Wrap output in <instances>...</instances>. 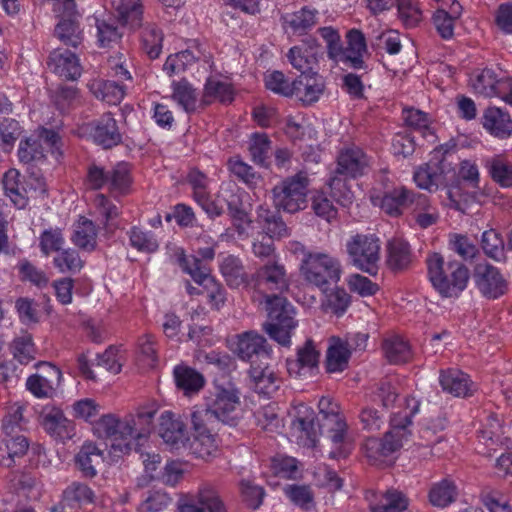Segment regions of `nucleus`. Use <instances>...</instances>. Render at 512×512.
<instances>
[{
  "label": "nucleus",
  "instance_id": "nucleus-16",
  "mask_svg": "<svg viewBox=\"0 0 512 512\" xmlns=\"http://www.w3.org/2000/svg\"><path fill=\"white\" fill-rule=\"evenodd\" d=\"M369 169V159L361 148L353 146L343 149L337 158L336 174L357 178Z\"/></svg>",
  "mask_w": 512,
  "mask_h": 512
},
{
  "label": "nucleus",
  "instance_id": "nucleus-42",
  "mask_svg": "<svg viewBox=\"0 0 512 512\" xmlns=\"http://www.w3.org/2000/svg\"><path fill=\"white\" fill-rule=\"evenodd\" d=\"M140 34L142 50L150 59L159 57L162 51L163 33L152 23L142 24Z\"/></svg>",
  "mask_w": 512,
  "mask_h": 512
},
{
  "label": "nucleus",
  "instance_id": "nucleus-53",
  "mask_svg": "<svg viewBox=\"0 0 512 512\" xmlns=\"http://www.w3.org/2000/svg\"><path fill=\"white\" fill-rule=\"evenodd\" d=\"M350 349L344 343L332 345L326 356V370L329 373L341 372L348 366Z\"/></svg>",
  "mask_w": 512,
  "mask_h": 512
},
{
  "label": "nucleus",
  "instance_id": "nucleus-24",
  "mask_svg": "<svg viewBox=\"0 0 512 512\" xmlns=\"http://www.w3.org/2000/svg\"><path fill=\"white\" fill-rule=\"evenodd\" d=\"M43 374H35L27 379V389L36 397H48L53 393L54 385L61 378L60 370L50 364H43Z\"/></svg>",
  "mask_w": 512,
  "mask_h": 512
},
{
  "label": "nucleus",
  "instance_id": "nucleus-31",
  "mask_svg": "<svg viewBox=\"0 0 512 512\" xmlns=\"http://www.w3.org/2000/svg\"><path fill=\"white\" fill-rule=\"evenodd\" d=\"M5 194L18 208H24L28 202V190L16 169H9L2 179Z\"/></svg>",
  "mask_w": 512,
  "mask_h": 512
},
{
  "label": "nucleus",
  "instance_id": "nucleus-6",
  "mask_svg": "<svg viewBox=\"0 0 512 512\" xmlns=\"http://www.w3.org/2000/svg\"><path fill=\"white\" fill-rule=\"evenodd\" d=\"M348 260L358 270L375 276L381 259L380 240L374 234H356L346 244Z\"/></svg>",
  "mask_w": 512,
  "mask_h": 512
},
{
  "label": "nucleus",
  "instance_id": "nucleus-20",
  "mask_svg": "<svg viewBox=\"0 0 512 512\" xmlns=\"http://www.w3.org/2000/svg\"><path fill=\"white\" fill-rule=\"evenodd\" d=\"M421 195L404 186L393 188L383 195L381 209L390 216H400L405 210H412Z\"/></svg>",
  "mask_w": 512,
  "mask_h": 512
},
{
  "label": "nucleus",
  "instance_id": "nucleus-44",
  "mask_svg": "<svg viewBox=\"0 0 512 512\" xmlns=\"http://www.w3.org/2000/svg\"><path fill=\"white\" fill-rule=\"evenodd\" d=\"M175 382L186 395L198 392L204 385V377L194 369L177 366L174 369Z\"/></svg>",
  "mask_w": 512,
  "mask_h": 512
},
{
  "label": "nucleus",
  "instance_id": "nucleus-55",
  "mask_svg": "<svg viewBox=\"0 0 512 512\" xmlns=\"http://www.w3.org/2000/svg\"><path fill=\"white\" fill-rule=\"evenodd\" d=\"M456 496V487L454 483L448 479L432 486L429 499L434 506L445 507L454 501Z\"/></svg>",
  "mask_w": 512,
  "mask_h": 512
},
{
  "label": "nucleus",
  "instance_id": "nucleus-18",
  "mask_svg": "<svg viewBox=\"0 0 512 512\" xmlns=\"http://www.w3.org/2000/svg\"><path fill=\"white\" fill-rule=\"evenodd\" d=\"M256 285L260 290L282 294L288 290L289 281L285 267L278 262L267 263L256 274Z\"/></svg>",
  "mask_w": 512,
  "mask_h": 512
},
{
  "label": "nucleus",
  "instance_id": "nucleus-46",
  "mask_svg": "<svg viewBox=\"0 0 512 512\" xmlns=\"http://www.w3.org/2000/svg\"><path fill=\"white\" fill-rule=\"evenodd\" d=\"M218 100L222 103H229L233 100V89L230 84L209 78L204 86L202 95V103L208 105L213 101Z\"/></svg>",
  "mask_w": 512,
  "mask_h": 512
},
{
  "label": "nucleus",
  "instance_id": "nucleus-48",
  "mask_svg": "<svg viewBox=\"0 0 512 512\" xmlns=\"http://www.w3.org/2000/svg\"><path fill=\"white\" fill-rule=\"evenodd\" d=\"M440 168L438 163L430 161L427 164L420 166L414 172V181L419 188L426 190L437 189L438 186L443 182L442 171L439 172Z\"/></svg>",
  "mask_w": 512,
  "mask_h": 512
},
{
  "label": "nucleus",
  "instance_id": "nucleus-14",
  "mask_svg": "<svg viewBox=\"0 0 512 512\" xmlns=\"http://www.w3.org/2000/svg\"><path fill=\"white\" fill-rule=\"evenodd\" d=\"M474 278L478 289L487 298L496 299L507 290L506 280L499 270L489 263L477 264Z\"/></svg>",
  "mask_w": 512,
  "mask_h": 512
},
{
  "label": "nucleus",
  "instance_id": "nucleus-34",
  "mask_svg": "<svg viewBox=\"0 0 512 512\" xmlns=\"http://www.w3.org/2000/svg\"><path fill=\"white\" fill-rule=\"evenodd\" d=\"M412 262V253L409 244L402 239H392L387 244L388 267L393 271L407 269Z\"/></svg>",
  "mask_w": 512,
  "mask_h": 512
},
{
  "label": "nucleus",
  "instance_id": "nucleus-10",
  "mask_svg": "<svg viewBox=\"0 0 512 512\" xmlns=\"http://www.w3.org/2000/svg\"><path fill=\"white\" fill-rule=\"evenodd\" d=\"M125 428V417L120 419L114 414H104L93 424L94 434L111 441L109 454L113 458L130 453L134 445L131 431Z\"/></svg>",
  "mask_w": 512,
  "mask_h": 512
},
{
  "label": "nucleus",
  "instance_id": "nucleus-21",
  "mask_svg": "<svg viewBox=\"0 0 512 512\" xmlns=\"http://www.w3.org/2000/svg\"><path fill=\"white\" fill-rule=\"evenodd\" d=\"M481 124L495 138L504 140L512 136V119L507 111L499 107H487L483 111Z\"/></svg>",
  "mask_w": 512,
  "mask_h": 512
},
{
  "label": "nucleus",
  "instance_id": "nucleus-50",
  "mask_svg": "<svg viewBox=\"0 0 512 512\" xmlns=\"http://www.w3.org/2000/svg\"><path fill=\"white\" fill-rule=\"evenodd\" d=\"M55 35L67 46L77 47L82 42V32L74 18L62 19L55 27Z\"/></svg>",
  "mask_w": 512,
  "mask_h": 512
},
{
  "label": "nucleus",
  "instance_id": "nucleus-26",
  "mask_svg": "<svg viewBox=\"0 0 512 512\" xmlns=\"http://www.w3.org/2000/svg\"><path fill=\"white\" fill-rule=\"evenodd\" d=\"M442 389L456 397H466L472 392L469 376L456 368L442 370L439 376Z\"/></svg>",
  "mask_w": 512,
  "mask_h": 512
},
{
  "label": "nucleus",
  "instance_id": "nucleus-64",
  "mask_svg": "<svg viewBox=\"0 0 512 512\" xmlns=\"http://www.w3.org/2000/svg\"><path fill=\"white\" fill-rule=\"evenodd\" d=\"M19 273L23 281H29L38 288H43L48 285L49 278L46 276L45 272L34 266L28 260H22L19 263Z\"/></svg>",
  "mask_w": 512,
  "mask_h": 512
},
{
  "label": "nucleus",
  "instance_id": "nucleus-3",
  "mask_svg": "<svg viewBox=\"0 0 512 512\" xmlns=\"http://www.w3.org/2000/svg\"><path fill=\"white\" fill-rule=\"evenodd\" d=\"M406 407L403 412L395 414L391 419L392 429L382 439L370 437L363 446L365 455L372 461H378L400 449L403 441L408 438L407 430L411 425V417L419 410V402L415 398L405 400Z\"/></svg>",
  "mask_w": 512,
  "mask_h": 512
},
{
  "label": "nucleus",
  "instance_id": "nucleus-11",
  "mask_svg": "<svg viewBox=\"0 0 512 512\" xmlns=\"http://www.w3.org/2000/svg\"><path fill=\"white\" fill-rule=\"evenodd\" d=\"M346 47H340L339 53L334 52V61L352 69L367 68L363 59L367 53V45L364 34L357 29H351L346 34Z\"/></svg>",
  "mask_w": 512,
  "mask_h": 512
},
{
  "label": "nucleus",
  "instance_id": "nucleus-8",
  "mask_svg": "<svg viewBox=\"0 0 512 512\" xmlns=\"http://www.w3.org/2000/svg\"><path fill=\"white\" fill-rule=\"evenodd\" d=\"M300 272L308 283L326 291L329 284L339 281L341 265L337 258L327 253L315 252L302 258Z\"/></svg>",
  "mask_w": 512,
  "mask_h": 512
},
{
  "label": "nucleus",
  "instance_id": "nucleus-5",
  "mask_svg": "<svg viewBox=\"0 0 512 512\" xmlns=\"http://www.w3.org/2000/svg\"><path fill=\"white\" fill-rule=\"evenodd\" d=\"M265 310L268 321L263 324V329L282 346L291 343V332L296 328L295 309L293 305L278 294L265 296Z\"/></svg>",
  "mask_w": 512,
  "mask_h": 512
},
{
  "label": "nucleus",
  "instance_id": "nucleus-57",
  "mask_svg": "<svg viewBox=\"0 0 512 512\" xmlns=\"http://www.w3.org/2000/svg\"><path fill=\"white\" fill-rule=\"evenodd\" d=\"M109 186L112 193L123 195L127 192L130 183V171L126 163H118L109 171Z\"/></svg>",
  "mask_w": 512,
  "mask_h": 512
},
{
  "label": "nucleus",
  "instance_id": "nucleus-51",
  "mask_svg": "<svg viewBox=\"0 0 512 512\" xmlns=\"http://www.w3.org/2000/svg\"><path fill=\"white\" fill-rule=\"evenodd\" d=\"M318 12L314 9L302 8L285 17V22L295 33H304L317 23Z\"/></svg>",
  "mask_w": 512,
  "mask_h": 512
},
{
  "label": "nucleus",
  "instance_id": "nucleus-39",
  "mask_svg": "<svg viewBox=\"0 0 512 512\" xmlns=\"http://www.w3.org/2000/svg\"><path fill=\"white\" fill-rule=\"evenodd\" d=\"M498 73L492 68L475 70L470 76L472 90L481 96L492 98L495 96V85Z\"/></svg>",
  "mask_w": 512,
  "mask_h": 512
},
{
  "label": "nucleus",
  "instance_id": "nucleus-22",
  "mask_svg": "<svg viewBox=\"0 0 512 512\" xmlns=\"http://www.w3.org/2000/svg\"><path fill=\"white\" fill-rule=\"evenodd\" d=\"M159 434L172 449L180 450L185 446L187 439L185 424L179 418H175L171 412L166 411L161 414Z\"/></svg>",
  "mask_w": 512,
  "mask_h": 512
},
{
  "label": "nucleus",
  "instance_id": "nucleus-35",
  "mask_svg": "<svg viewBox=\"0 0 512 512\" xmlns=\"http://www.w3.org/2000/svg\"><path fill=\"white\" fill-rule=\"evenodd\" d=\"M320 353L315 348L312 340H307L305 344L298 349L297 359L287 362V369L290 375H301L305 369H313L318 366Z\"/></svg>",
  "mask_w": 512,
  "mask_h": 512
},
{
  "label": "nucleus",
  "instance_id": "nucleus-4",
  "mask_svg": "<svg viewBox=\"0 0 512 512\" xmlns=\"http://www.w3.org/2000/svg\"><path fill=\"white\" fill-rule=\"evenodd\" d=\"M428 276L433 287L444 297H457L467 286L469 270L457 260L445 261L434 253L427 260Z\"/></svg>",
  "mask_w": 512,
  "mask_h": 512
},
{
  "label": "nucleus",
  "instance_id": "nucleus-60",
  "mask_svg": "<svg viewBox=\"0 0 512 512\" xmlns=\"http://www.w3.org/2000/svg\"><path fill=\"white\" fill-rule=\"evenodd\" d=\"M271 150V141L265 134L254 133L250 139L249 151L252 160L259 165H266Z\"/></svg>",
  "mask_w": 512,
  "mask_h": 512
},
{
  "label": "nucleus",
  "instance_id": "nucleus-7",
  "mask_svg": "<svg viewBox=\"0 0 512 512\" xmlns=\"http://www.w3.org/2000/svg\"><path fill=\"white\" fill-rule=\"evenodd\" d=\"M173 257L182 270L189 274L197 284L203 287V292L206 293L207 298L214 307L218 309L224 304L226 299L225 289L210 274L205 264L196 257H186L184 250L179 247L174 248Z\"/></svg>",
  "mask_w": 512,
  "mask_h": 512
},
{
  "label": "nucleus",
  "instance_id": "nucleus-43",
  "mask_svg": "<svg viewBox=\"0 0 512 512\" xmlns=\"http://www.w3.org/2000/svg\"><path fill=\"white\" fill-rule=\"evenodd\" d=\"M89 87L96 98L109 104L119 103L125 95L124 86L115 81L97 80L93 81Z\"/></svg>",
  "mask_w": 512,
  "mask_h": 512
},
{
  "label": "nucleus",
  "instance_id": "nucleus-17",
  "mask_svg": "<svg viewBox=\"0 0 512 512\" xmlns=\"http://www.w3.org/2000/svg\"><path fill=\"white\" fill-rule=\"evenodd\" d=\"M324 89V79L318 72L299 75L292 81L290 97H296L304 105H311L320 99Z\"/></svg>",
  "mask_w": 512,
  "mask_h": 512
},
{
  "label": "nucleus",
  "instance_id": "nucleus-40",
  "mask_svg": "<svg viewBox=\"0 0 512 512\" xmlns=\"http://www.w3.org/2000/svg\"><path fill=\"white\" fill-rule=\"evenodd\" d=\"M480 244L487 257L496 262H505L507 260L504 239L497 230L489 229L484 231L481 236Z\"/></svg>",
  "mask_w": 512,
  "mask_h": 512
},
{
  "label": "nucleus",
  "instance_id": "nucleus-12",
  "mask_svg": "<svg viewBox=\"0 0 512 512\" xmlns=\"http://www.w3.org/2000/svg\"><path fill=\"white\" fill-rule=\"evenodd\" d=\"M194 434L192 438H187L185 446L182 449L194 455L196 458L208 460L214 456L218 450V444L215 436L211 433L217 427L212 424H204L198 427L191 419Z\"/></svg>",
  "mask_w": 512,
  "mask_h": 512
},
{
  "label": "nucleus",
  "instance_id": "nucleus-33",
  "mask_svg": "<svg viewBox=\"0 0 512 512\" xmlns=\"http://www.w3.org/2000/svg\"><path fill=\"white\" fill-rule=\"evenodd\" d=\"M117 20L131 30L140 28L143 22V5L141 0H118L116 6Z\"/></svg>",
  "mask_w": 512,
  "mask_h": 512
},
{
  "label": "nucleus",
  "instance_id": "nucleus-29",
  "mask_svg": "<svg viewBox=\"0 0 512 512\" xmlns=\"http://www.w3.org/2000/svg\"><path fill=\"white\" fill-rule=\"evenodd\" d=\"M220 271L226 284L232 289L249 285V275L245 271L242 261L234 255L223 258L220 263Z\"/></svg>",
  "mask_w": 512,
  "mask_h": 512
},
{
  "label": "nucleus",
  "instance_id": "nucleus-59",
  "mask_svg": "<svg viewBox=\"0 0 512 512\" xmlns=\"http://www.w3.org/2000/svg\"><path fill=\"white\" fill-rule=\"evenodd\" d=\"M346 178L335 173L328 183L331 197L344 207L349 206L353 201V193L346 182Z\"/></svg>",
  "mask_w": 512,
  "mask_h": 512
},
{
  "label": "nucleus",
  "instance_id": "nucleus-56",
  "mask_svg": "<svg viewBox=\"0 0 512 512\" xmlns=\"http://www.w3.org/2000/svg\"><path fill=\"white\" fill-rule=\"evenodd\" d=\"M22 134V128L18 121L4 118L0 121V148L10 152L16 140Z\"/></svg>",
  "mask_w": 512,
  "mask_h": 512
},
{
  "label": "nucleus",
  "instance_id": "nucleus-54",
  "mask_svg": "<svg viewBox=\"0 0 512 512\" xmlns=\"http://www.w3.org/2000/svg\"><path fill=\"white\" fill-rule=\"evenodd\" d=\"M489 174L492 180L502 188L512 187V163L500 157L489 162Z\"/></svg>",
  "mask_w": 512,
  "mask_h": 512
},
{
  "label": "nucleus",
  "instance_id": "nucleus-47",
  "mask_svg": "<svg viewBox=\"0 0 512 512\" xmlns=\"http://www.w3.org/2000/svg\"><path fill=\"white\" fill-rule=\"evenodd\" d=\"M415 223L422 229H426L439 219L437 209L430 204L429 198L422 194L416 200V205L411 210Z\"/></svg>",
  "mask_w": 512,
  "mask_h": 512
},
{
  "label": "nucleus",
  "instance_id": "nucleus-30",
  "mask_svg": "<svg viewBox=\"0 0 512 512\" xmlns=\"http://www.w3.org/2000/svg\"><path fill=\"white\" fill-rule=\"evenodd\" d=\"M155 411L139 409L136 413L125 416V428L131 431L134 441L147 438L153 430Z\"/></svg>",
  "mask_w": 512,
  "mask_h": 512
},
{
  "label": "nucleus",
  "instance_id": "nucleus-13",
  "mask_svg": "<svg viewBox=\"0 0 512 512\" xmlns=\"http://www.w3.org/2000/svg\"><path fill=\"white\" fill-rule=\"evenodd\" d=\"M322 48L315 39H309L298 46L292 47L287 58L290 64L300 71V75L316 73L319 58L322 56Z\"/></svg>",
  "mask_w": 512,
  "mask_h": 512
},
{
  "label": "nucleus",
  "instance_id": "nucleus-62",
  "mask_svg": "<svg viewBox=\"0 0 512 512\" xmlns=\"http://www.w3.org/2000/svg\"><path fill=\"white\" fill-rule=\"evenodd\" d=\"M289 499L305 511L314 508V496L309 486L289 485L285 488Z\"/></svg>",
  "mask_w": 512,
  "mask_h": 512
},
{
  "label": "nucleus",
  "instance_id": "nucleus-32",
  "mask_svg": "<svg viewBox=\"0 0 512 512\" xmlns=\"http://www.w3.org/2000/svg\"><path fill=\"white\" fill-rule=\"evenodd\" d=\"M42 425L47 433L62 441L71 439L75 432L74 423L61 411H51L43 416Z\"/></svg>",
  "mask_w": 512,
  "mask_h": 512
},
{
  "label": "nucleus",
  "instance_id": "nucleus-19",
  "mask_svg": "<svg viewBox=\"0 0 512 512\" xmlns=\"http://www.w3.org/2000/svg\"><path fill=\"white\" fill-rule=\"evenodd\" d=\"M47 65L53 73L67 80H76L81 76L79 59L68 49H54L49 55Z\"/></svg>",
  "mask_w": 512,
  "mask_h": 512
},
{
  "label": "nucleus",
  "instance_id": "nucleus-58",
  "mask_svg": "<svg viewBox=\"0 0 512 512\" xmlns=\"http://www.w3.org/2000/svg\"><path fill=\"white\" fill-rule=\"evenodd\" d=\"M18 157L26 164L42 161L45 158L43 146L37 138L28 137L20 142Z\"/></svg>",
  "mask_w": 512,
  "mask_h": 512
},
{
  "label": "nucleus",
  "instance_id": "nucleus-36",
  "mask_svg": "<svg viewBox=\"0 0 512 512\" xmlns=\"http://www.w3.org/2000/svg\"><path fill=\"white\" fill-rule=\"evenodd\" d=\"M3 445L4 447H0V462L2 465L10 467L15 458L26 454L29 442L25 436L13 433L10 435L5 434Z\"/></svg>",
  "mask_w": 512,
  "mask_h": 512
},
{
  "label": "nucleus",
  "instance_id": "nucleus-1",
  "mask_svg": "<svg viewBox=\"0 0 512 512\" xmlns=\"http://www.w3.org/2000/svg\"><path fill=\"white\" fill-rule=\"evenodd\" d=\"M319 413L300 404L296 407L292 427L305 436L314 446L318 435H323L330 443L328 456L331 459L348 457L353 449V440L348 432V425L339 412V406L328 397H322L318 403Z\"/></svg>",
  "mask_w": 512,
  "mask_h": 512
},
{
  "label": "nucleus",
  "instance_id": "nucleus-23",
  "mask_svg": "<svg viewBox=\"0 0 512 512\" xmlns=\"http://www.w3.org/2000/svg\"><path fill=\"white\" fill-rule=\"evenodd\" d=\"M103 462V451L92 442L84 443L75 456L76 467L86 478H94Z\"/></svg>",
  "mask_w": 512,
  "mask_h": 512
},
{
  "label": "nucleus",
  "instance_id": "nucleus-52",
  "mask_svg": "<svg viewBox=\"0 0 512 512\" xmlns=\"http://www.w3.org/2000/svg\"><path fill=\"white\" fill-rule=\"evenodd\" d=\"M325 298L322 300L321 306L326 312L336 315H342L350 304V296L343 288H335L330 292L323 291Z\"/></svg>",
  "mask_w": 512,
  "mask_h": 512
},
{
  "label": "nucleus",
  "instance_id": "nucleus-63",
  "mask_svg": "<svg viewBox=\"0 0 512 512\" xmlns=\"http://www.w3.org/2000/svg\"><path fill=\"white\" fill-rule=\"evenodd\" d=\"M130 244L138 251L152 253L158 249V242L154 235L145 232L137 227H133L129 231Z\"/></svg>",
  "mask_w": 512,
  "mask_h": 512
},
{
  "label": "nucleus",
  "instance_id": "nucleus-37",
  "mask_svg": "<svg viewBox=\"0 0 512 512\" xmlns=\"http://www.w3.org/2000/svg\"><path fill=\"white\" fill-rule=\"evenodd\" d=\"M256 213L257 221L262 225L270 239L288 236V228L278 212L259 206Z\"/></svg>",
  "mask_w": 512,
  "mask_h": 512
},
{
  "label": "nucleus",
  "instance_id": "nucleus-9",
  "mask_svg": "<svg viewBox=\"0 0 512 512\" xmlns=\"http://www.w3.org/2000/svg\"><path fill=\"white\" fill-rule=\"evenodd\" d=\"M309 179L304 172L287 177L272 189L275 208L295 213L306 207Z\"/></svg>",
  "mask_w": 512,
  "mask_h": 512
},
{
  "label": "nucleus",
  "instance_id": "nucleus-28",
  "mask_svg": "<svg viewBox=\"0 0 512 512\" xmlns=\"http://www.w3.org/2000/svg\"><path fill=\"white\" fill-rule=\"evenodd\" d=\"M252 387L258 394L272 395L279 387V380L270 369L267 361L260 365H251L249 370Z\"/></svg>",
  "mask_w": 512,
  "mask_h": 512
},
{
  "label": "nucleus",
  "instance_id": "nucleus-15",
  "mask_svg": "<svg viewBox=\"0 0 512 512\" xmlns=\"http://www.w3.org/2000/svg\"><path fill=\"white\" fill-rule=\"evenodd\" d=\"M237 354L242 360L256 365V360H260L262 363L270 359L271 348L262 335L250 331L239 336Z\"/></svg>",
  "mask_w": 512,
  "mask_h": 512
},
{
  "label": "nucleus",
  "instance_id": "nucleus-2",
  "mask_svg": "<svg viewBox=\"0 0 512 512\" xmlns=\"http://www.w3.org/2000/svg\"><path fill=\"white\" fill-rule=\"evenodd\" d=\"M242 417L240 392L231 383L226 386L216 385L206 398L204 407L191 413V419L198 427L204 424L236 427Z\"/></svg>",
  "mask_w": 512,
  "mask_h": 512
},
{
  "label": "nucleus",
  "instance_id": "nucleus-25",
  "mask_svg": "<svg viewBox=\"0 0 512 512\" xmlns=\"http://www.w3.org/2000/svg\"><path fill=\"white\" fill-rule=\"evenodd\" d=\"M92 136L94 141L105 149L118 145L121 140L116 120L110 113L104 114L94 125Z\"/></svg>",
  "mask_w": 512,
  "mask_h": 512
},
{
  "label": "nucleus",
  "instance_id": "nucleus-45",
  "mask_svg": "<svg viewBox=\"0 0 512 512\" xmlns=\"http://www.w3.org/2000/svg\"><path fill=\"white\" fill-rule=\"evenodd\" d=\"M385 357L391 364H401L411 359V349L407 341L400 336H392L384 340Z\"/></svg>",
  "mask_w": 512,
  "mask_h": 512
},
{
  "label": "nucleus",
  "instance_id": "nucleus-61",
  "mask_svg": "<svg viewBox=\"0 0 512 512\" xmlns=\"http://www.w3.org/2000/svg\"><path fill=\"white\" fill-rule=\"evenodd\" d=\"M196 57L189 50H184L170 55L163 66V70L169 75L184 72L189 66L194 64Z\"/></svg>",
  "mask_w": 512,
  "mask_h": 512
},
{
  "label": "nucleus",
  "instance_id": "nucleus-27",
  "mask_svg": "<svg viewBox=\"0 0 512 512\" xmlns=\"http://www.w3.org/2000/svg\"><path fill=\"white\" fill-rule=\"evenodd\" d=\"M197 502L200 506L193 503H186L180 507L179 512H227L226 506L219 493L211 486H203L197 494Z\"/></svg>",
  "mask_w": 512,
  "mask_h": 512
},
{
  "label": "nucleus",
  "instance_id": "nucleus-49",
  "mask_svg": "<svg viewBox=\"0 0 512 512\" xmlns=\"http://www.w3.org/2000/svg\"><path fill=\"white\" fill-rule=\"evenodd\" d=\"M97 231L91 220L83 219L75 227L72 240L80 249L92 251L96 247Z\"/></svg>",
  "mask_w": 512,
  "mask_h": 512
},
{
  "label": "nucleus",
  "instance_id": "nucleus-41",
  "mask_svg": "<svg viewBox=\"0 0 512 512\" xmlns=\"http://www.w3.org/2000/svg\"><path fill=\"white\" fill-rule=\"evenodd\" d=\"M172 99L187 113H192L197 109V92L185 79L172 82Z\"/></svg>",
  "mask_w": 512,
  "mask_h": 512
},
{
  "label": "nucleus",
  "instance_id": "nucleus-38",
  "mask_svg": "<svg viewBox=\"0 0 512 512\" xmlns=\"http://www.w3.org/2000/svg\"><path fill=\"white\" fill-rule=\"evenodd\" d=\"M408 507L407 497L397 489H388L377 502H370L371 512H403Z\"/></svg>",
  "mask_w": 512,
  "mask_h": 512
}]
</instances>
